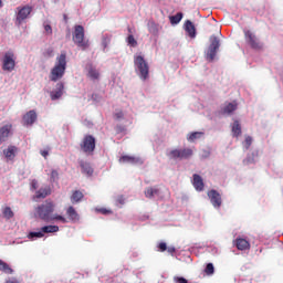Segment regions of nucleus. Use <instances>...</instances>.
I'll list each match as a JSON object with an SVG mask.
<instances>
[{
  "mask_svg": "<svg viewBox=\"0 0 283 283\" xmlns=\"http://www.w3.org/2000/svg\"><path fill=\"white\" fill-rule=\"evenodd\" d=\"M65 70H67V53L62 51L60 56L56 57L55 65L51 70L49 75L50 81L56 83V81H61L63 76H65Z\"/></svg>",
  "mask_w": 283,
  "mask_h": 283,
  "instance_id": "nucleus-1",
  "label": "nucleus"
},
{
  "mask_svg": "<svg viewBox=\"0 0 283 283\" xmlns=\"http://www.w3.org/2000/svg\"><path fill=\"white\" fill-rule=\"evenodd\" d=\"M56 209V205L52 200H45L35 208V217L44 222H52V216Z\"/></svg>",
  "mask_w": 283,
  "mask_h": 283,
  "instance_id": "nucleus-2",
  "label": "nucleus"
},
{
  "mask_svg": "<svg viewBox=\"0 0 283 283\" xmlns=\"http://www.w3.org/2000/svg\"><path fill=\"white\" fill-rule=\"evenodd\" d=\"M245 44L256 52H261L264 50V42L260 41V38L255 35V33L249 29L243 30Z\"/></svg>",
  "mask_w": 283,
  "mask_h": 283,
  "instance_id": "nucleus-3",
  "label": "nucleus"
},
{
  "mask_svg": "<svg viewBox=\"0 0 283 283\" xmlns=\"http://www.w3.org/2000/svg\"><path fill=\"white\" fill-rule=\"evenodd\" d=\"M73 42L81 50H87L90 48V40H85V28L83 25H75L73 32Z\"/></svg>",
  "mask_w": 283,
  "mask_h": 283,
  "instance_id": "nucleus-4",
  "label": "nucleus"
},
{
  "mask_svg": "<svg viewBox=\"0 0 283 283\" xmlns=\"http://www.w3.org/2000/svg\"><path fill=\"white\" fill-rule=\"evenodd\" d=\"M134 64L137 67L142 81H147L149 78V64L145 61V57L142 55L135 56Z\"/></svg>",
  "mask_w": 283,
  "mask_h": 283,
  "instance_id": "nucleus-5",
  "label": "nucleus"
},
{
  "mask_svg": "<svg viewBox=\"0 0 283 283\" xmlns=\"http://www.w3.org/2000/svg\"><path fill=\"white\" fill-rule=\"evenodd\" d=\"M210 45L208 46V50L206 52V59L210 63L213 62L216 59V54H218V51L220 50V39L216 35H211L210 39Z\"/></svg>",
  "mask_w": 283,
  "mask_h": 283,
  "instance_id": "nucleus-6",
  "label": "nucleus"
},
{
  "mask_svg": "<svg viewBox=\"0 0 283 283\" xmlns=\"http://www.w3.org/2000/svg\"><path fill=\"white\" fill-rule=\"evenodd\" d=\"M14 67H17V57L14 52L8 51L2 57V70L3 72H13Z\"/></svg>",
  "mask_w": 283,
  "mask_h": 283,
  "instance_id": "nucleus-7",
  "label": "nucleus"
},
{
  "mask_svg": "<svg viewBox=\"0 0 283 283\" xmlns=\"http://www.w3.org/2000/svg\"><path fill=\"white\" fill-rule=\"evenodd\" d=\"M80 147L84 154H94V150L96 149V138L92 135H85Z\"/></svg>",
  "mask_w": 283,
  "mask_h": 283,
  "instance_id": "nucleus-8",
  "label": "nucleus"
},
{
  "mask_svg": "<svg viewBox=\"0 0 283 283\" xmlns=\"http://www.w3.org/2000/svg\"><path fill=\"white\" fill-rule=\"evenodd\" d=\"M30 14H32V7L30 6L18 7L15 25H21L22 23H25V20L30 19Z\"/></svg>",
  "mask_w": 283,
  "mask_h": 283,
  "instance_id": "nucleus-9",
  "label": "nucleus"
},
{
  "mask_svg": "<svg viewBox=\"0 0 283 283\" xmlns=\"http://www.w3.org/2000/svg\"><path fill=\"white\" fill-rule=\"evenodd\" d=\"M170 158L175 160H189L191 156H193V149L191 148H182V149H172L169 153Z\"/></svg>",
  "mask_w": 283,
  "mask_h": 283,
  "instance_id": "nucleus-10",
  "label": "nucleus"
},
{
  "mask_svg": "<svg viewBox=\"0 0 283 283\" xmlns=\"http://www.w3.org/2000/svg\"><path fill=\"white\" fill-rule=\"evenodd\" d=\"M208 198H210V202L214 209H220V207H222V196H220V192L217 190L208 191Z\"/></svg>",
  "mask_w": 283,
  "mask_h": 283,
  "instance_id": "nucleus-11",
  "label": "nucleus"
},
{
  "mask_svg": "<svg viewBox=\"0 0 283 283\" xmlns=\"http://www.w3.org/2000/svg\"><path fill=\"white\" fill-rule=\"evenodd\" d=\"M13 130H12V124H6L0 127V145H3L10 136H12Z\"/></svg>",
  "mask_w": 283,
  "mask_h": 283,
  "instance_id": "nucleus-12",
  "label": "nucleus"
},
{
  "mask_svg": "<svg viewBox=\"0 0 283 283\" xmlns=\"http://www.w3.org/2000/svg\"><path fill=\"white\" fill-rule=\"evenodd\" d=\"M64 90H65V84H63V82H59L55 85V90L50 92L51 101H59V98L63 96Z\"/></svg>",
  "mask_w": 283,
  "mask_h": 283,
  "instance_id": "nucleus-13",
  "label": "nucleus"
},
{
  "mask_svg": "<svg viewBox=\"0 0 283 283\" xmlns=\"http://www.w3.org/2000/svg\"><path fill=\"white\" fill-rule=\"evenodd\" d=\"M48 196H52V188L50 186H44L35 191L34 200H41L48 198Z\"/></svg>",
  "mask_w": 283,
  "mask_h": 283,
  "instance_id": "nucleus-14",
  "label": "nucleus"
},
{
  "mask_svg": "<svg viewBox=\"0 0 283 283\" xmlns=\"http://www.w3.org/2000/svg\"><path fill=\"white\" fill-rule=\"evenodd\" d=\"M233 242L238 251H249L251 249V243L244 238H237Z\"/></svg>",
  "mask_w": 283,
  "mask_h": 283,
  "instance_id": "nucleus-15",
  "label": "nucleus"
},
{
  "mask_svg": "<svg viewBox=\"0 0 283 283\" xmlns=\"http://www.w3.org/2000/svg\"><path fill=\"white\" fill-rule=\"evenodd\" d=\"M192 186L196 191H205V180L200 177V175L195 174L192 176Z\"/></svg>",
  "mask_w": 283,
  "mask_h": 283,
  "instance_id": "nucleus-16",
  "label": "nucleus"
},
{
  "mask_svg": "<svg viewBox=\"0 0 283 283\" xmlns=\"http://www.w3.org/2000/svg\"><path fill=\"white\" fill-rule=\"evenodd\" d=\"M36 111H29L23 117V125H34L36 123Z\"/></svg>",
  "mask_w": 283,
  "mask_h": 283,
  "instance_id": "nucleus-17",
  "label": "nucleus"
},
{
  "mask_svg": "<svg viewBox=\"0 0 283 283\" xmlns=\"http://www.w3.org/2000/svg\"><path fill=\"white\" fill-rule=\"evenodd\" d=\"M19 151V148L17 146H8L7 149L3 150V155L7 158V160H13L17 158V153Z\"/></svg>",
  "mask_w": 283,
  "mask_h": 283,
  "instance_id": "nucleus-18",
  "label": "nucleus"
},
{
  "mask_svg": "<svg viewBox=\"0 0 283 283\" xmlns=\"http://www.w3.org/2000/svg\"><path fill=\"white\" fill-rule=\"evenodd\" d=\"M119 163H128L129 165H143V159L129 155L119 158Z\"/></svg>",
  "mask_w": 283,
  "mask_h": 283,
  "instance_id": "nucleus-19",
  "label": "nucleus"
},
{
  "mask_svg": "<svg viewBox=\"0 0 283 283\" xmlns=\"http://www.w3.org/2000/svg\"><path fill=\"white\" fill-rule=\"evenodd\" d=\"M185 30L190 39H196V25L190 20H187L185 23Z\"/></svg>",
  "mask_w": 283,
  "mask_h": 283,
  "instance_id": "nucleus-20",
  "label": "nucleus"
},
{
  "mask_svg": "<svg viewBox=\"0 0 283 283\" xmlns=\"http://www.w3.org/2000/svg\"><path fill=\"white\" fill-rule=\"evenodd\" d=\"M66 216L69 218V220H71V222H78L80 217H78V212H76V209H74V207L70 206L66 209Z\"/></svg>",
  "mask_w": 283,
  "mask_h": 283,
  "instance_id": "nucleus-21",
  "label": "nucleus"
},
{
  "mask_svg": "<svg viewBox=\"0 0 283 283\" xmlns=\"http://www.w3.org/2000/svg\"><path fill=\"white\" fill-rule=\"evenodd\" d=\"M80 167L82 169V174H85L86 176H92L94 174V168H92V165L87 161H80Z\"/></svg>",
  "mask_w": 283,
  "mask_h": 283,
  "instance_id": "nucleus-22",
  "label": "nucleus"
},
{
  "mask_svg": "<svg viewBox=\"0 0 283 283\" xmlns=\"http://www.w3.org/2000/svg\"><path fill=\"white\" fill-rule=\"evenodd\" d=\"M87 77L91 78V81H98L101 78V73L92 65L87 69Z\"/></svg>",
  "mask_w": 283,
  "mask_h": 283,
  "instance_id": "nucleus-23",
  "label": "nucleus"
},
{
  "mask_svg": "<svg viewBox=\"0 0 283 283\" xmlns=\"http://www.w3.org/2000/svg\"><path fill=\"white\" fill-rule=\"evenodd\" d=\"M205 136L203 132H193L187 135L188 143H196V140H200Z\"/></svg>",
  "mask_w": 283,
  "mask_h": 283,
  "instance_id": "nucleus-24",
  "label": "nucleus"
},
{
  "mask_svg": "<svg viewBox=\"0 0 283 283\" xmlns=\"http://www.w3.org/2000/svg\"><path fill=\"white\" fill-rule=\"evenodd\" d=\"M232 135L234 138H239L242 136V126L240 125L239 120H234L232 125Z\"/></svg>",
  "mask_w": 283,
  "mask_h": 283,
  "instance_id": "nucleus-25",
  "label": "nucleus"
},
{
  "mask_svg": "<svg viewBox=\"0 0 283 283\" xmlns=\"http://www.w3.org/2000/svg\"><path fill=\"white\" fill-rule=\"evenodd\" d=\"M238 109V103L232 102L228 103L223 108H222V114H233Z\"/></svg>",
  "mask_w": 283,
  "mask_h": 283,
  "instance_id": "nucleus-26",
  "label": "nucleus"
},
{
  "mask_svg": "<svg viewBox=\"0 0 283 283\" xmlns=\"http://www.w3.org/2000/svg\"><path fill=\"white\" fill-rule=\"evenodd\" d=\"M0 271L7 275H12V273H14V270H12V268H10V265L3 260H0Z\"/></svg>",
  "mask_w": 283,
  "mask_h": 283,
  "instance_id": "nucleus-27",
  "label": "nucleus"
},
{
  "mask_svg": "<svg viewBox=\"0 0 283 283\" xmlns=\"http://www.w3.org/2000/svg\"><path fill=\"white\" fill-rule=\"evenodd\" d=\"M159 195H160V189L158 188L148 187L145 190L146 198H154V196H159Z\"/></svg>",
  "mask_w": 283,
  "mask_h": 283,
  "instance_id": "nucleus-28",
  "label": "nucleus"
},
{
  "mask_svg": "<svg viewBox=\"0 0 283 283\" xmlns=\"http://www.w3.org/2000/svg\"><path fill=\"white\" fill-rule=\"evenodd\" d=\"M42 233H57L59 226H44L41 228Z\"/></svg>",
  "mask_w": 283,
  "mask_h": 283,
  "instance_id": "nucleus-29",
  "label": "nucleus"
},
{
  "mask_svg": "<svg viewBox=\"0 0 283 283\" xmlns=\"http://www.w3.org/2000/svg\"><path fill=\"white\" fill-rule=\"evenodd\" d=\"M2 214H3V218H6V220H12V218H14V212L12 211V208H10V207H6L2 210Z\"/></svg>",
  "mask_w": 283,
  "mask_h": 283,
  "instance_id": "nucleus-30",
  "label": "nucleus"
},
{
  "mask_svg": "<svg viewBox=\"0 0 283 283\" xmlns=\"http://www.w3.org/2000/svg\"><path fill=\"white\" fill-rule=\"evenodd\" d=\"M83 198V192H81L80 190H75L73 191L72 196H71V201L74 202H81Z\"/></svg>",
  "mask_w": 283,
  "mask_h": 283,
  "instance_id": "nucleus-31",
  "label": "nucleus"
},
{
  "mask_svg": "<svg viewBox=\"0 0 283 283\" xmlns=\"http://www.w3.org/2000/svg\"><path fill=\"white\" fill-rule=\"evenodd\" d=\"M180 21H182V12H178L177 14L170 17V23H172V25H178Z\"/></svg>",
  "mask_w": 283,
  "mask_h": 283,
  "instance_id": "nucleus-32",
  "label": "nucleus"
},
{
  "mask_svg": "<svg viewBox=\"0 0 283 283\" xmlns=\"http://www.w3.org/2000/svg\"><path fill=\"white\" fill-rule=\"evenodd\" d=\"M206 275H213L216 273V269L213 268V263H208L205 269Z\"/></svg>",
  "mask_w": 283,
  "mask_h": 283,
  "instance_id": "nucleus-33",
  "label": "nucleus"
},
{
  "mask_svg": "<svg viewBox=\"0 0 283 283\" xmlns=\"http://www.w3.org/2000/svg\"><path fill=\"white\" fill-rule=\"evenodd\" d=\"M127 43L132 48H136V45H138V41H136V39L132 34L127 36Z\"/></svg>",
  "mask_w": 283,
  "mask_h": 283,
  "instance_id": "nucleus-34",
  "label": "nucleus"
},
{
  "mask_svg": "<svg viewBox=\"0 0 283 283\" xmlns=\"http://www.w3.org/2000/svg\"><path fill=\"white\" fill-rule=\"evenodd\" d=\"M52 220H59L62 224H67V219L61 214H52Z\"/></svg>",
  "mask_w": 283,
  "mask_h": 283,
  "instance_id": "nucleus-35",
  "label": "nucleus"
},
{
  "mask_svg": "<svg viewBox=\"0 0 283 283\" xmlns=\"http://www.w3.org/2000/svg\"><path fill=\"white\" fill-rule=\"evenodd\" d=\"M51 182H59V171L51 170Z\"/></svg>",
  "mask_w": 283,
  "mask_h": 283,
  "instance_id": "nucleus-36",
  "label": "nucleus"
},
{
  "mask_svg": "<svg viewBox=\"0 0 283 283\" xmlns=\"http://www.w3.org/2000/svg\"><path fill=\"white\" fill-rule=\"evenodd\" d=\"M174 282L175 283H189V281H187V279H185L182 276H175Z\"/></svg>",
  "mask_w": 283,
  "mask_h": 283,
  "instance_id": "nucleus-37",
  "label": "nucleus"
},
{
  "mask_svg": "<svg viewBox=\"0 0 283 283\" xmlns=\"http://www.w3.org/2000/svg\"><path fill=\"white\" fill-rule=\"evenodd\" d=\"M44 56L46 59H52V56H54V50L53 49H48L45 52H44Z\"/></svg>",
  "mask_w": 283,
  "mask_h": 283,
  "instance_id": "nucleus-38",
  "label": "nucleus"
},
{
  "mask_svg": "<svg viewBox=\"0 0 283 283\" xmlns=\"http://www.w3.org/2000/svg\"><path fill=\"white\" fill-rule=\"evenodd\" d=\"M253 143V138L251 136L245 137V149H249Z\"/></svg>",
  "mask_w": 283,
  "mask_h": 283,
  "instance_id": "nucleus-39",
  "label": "nucleus"
},
{
  "mask_svg": "<svg viewBox=\"0 0 283 283\" xmlns=\"http://www.w3.org/2000/svg\"><path fill=\"white\" fill-rule=\"evenodd\" d=\"M255 163V159L253 157L249 156L243 160V165H253Z\"/></svg>",
  "mask_w": 283,
  "mask_h": 283,
  "instance_id": "nucleus-40",
  "label": "nucleus"
},
{
  "mask_svg": "<svg viewBox=\"0 0 283 283\" xmlns=\"http://www.w3.org/2000/svg\"><path fill=\"white\" fill-rule=\"evenodd\" d=\"M43 232H30L29 238H43Z\"/></svg>",
  "mask_w": 283,
  "mask_h": 283,
  "instance_id": "nucleus-41",
  "label": "nucleus"
},
{
  "mask_svg": "<svg viewBox=\"0 0 283 283\" xmlns=\"http://www.w3.org/2000/svg\"><path fill=\"white\" fill-rule=\"evenodd\" d=\"M158 249L161 251V253H165V251H167V243L160 242Z\"/></svg>",
  "mask_w": 283,
  "mask_h": 283,
  "instance_id": "nucleus-42",
  "label": "nucleus"
},
{
  "mask_svg": "<svg viewBox=\"0 0 283 283\" xmlns=\"http://www.w3.org/2000/svg\"><path fill=\"white\" fill-rule=\"evenodd\" d=\"M31 189H33V191H35V189H39V181L36 179H33L31 181Z\"/></svg>",
  "mask_w": 283,
  "mask_h": 283,
  "instance_id": "nucleus-43",
  "label": "nucleus"
},
{
  "mask_svg": "<svg viewBox=\"0 0 283 283\" xmlns=\"http://www.w3.org/2000/svg\"><path fill=\"white\" fill-rule=\"evenodd\" d=\"M4 283H21V281L17 277H9L4 281Z\"/></svg>",
  "mask_w": 283,
  "mask_h": 283,
  "instance_id": "nucleus-44",
  "label": "nucleus"
},
{
  "mask_svg": "<svg viewBox=\"0 0 283 283\" xmlns=\"http://www.w3.org/2000/svg\"><path fill=\"white\" fill-rule=\"evenodd\" d=\"M44 30H45L46 34H52V25L44 24Z\"/></svg>",
  "mask_w": 283,
  "mask_h": 283,
  "instance_id": "nucleus-45",
  "label": "nucleus"
},
{
  "mask_svg": "<svg viewBox=\"0 0 283 283\" xmlns=\"http://www.w3.org/2000/svg\"><path fill=\"white\" fill-rule=\"evenodd\" d=\"M124 114H123V111H119L115 114V118H117V120H120V118H124Z\"/></svg>",
  "mask_w": 283,
  "mask_h": 283,
  "instance_id": "nucleus-46",
  "label": "nucleus"
},
{
  "mask_svg": "<svg viewBox=\"0 0 283 283\" xmlns=\"http://www.w3.org/2000/svg\"><path fill=\"white\" fill-rule=\"evenodd\" d=\"M168 253H170V255H174L176 253V248L175 247H169L167 248Z\"/></svg>",
  "mask_w": 283,
  "mask_h": 283,
  "instance_id": "nucleus-47",
  "label": "nucleus"
},
{
  "mask_svg": "<svg viewBox=\"0 0 283 283\" xmlns=\"http://www.w3.org/2000/svg\"><path fill=\"white\" fill-rule=\"evenodd\" d=\"M41 156H43V158H48V156L50 155L49 150H41L40 151Z\"/></svg>",
  "mask_w": 283,
  "mask_h": 283,
  "instance_id": "nucleus-48",
  "label": "nucleus"
},
{
  "mask_svg": "<svg viewBox=\"0 0 283 283\" xmlns=\"http://www.w3.org/2000/svg\"><path fill=\"white\" fill-rule=\"evenodd\" d=\"M99 212H102L103 216H107V213H112V211H109V210H107L105 208L99 209Z\"/></svg>",
  "mask_w": 283,
  "mask_h": 283,
  "instance_id": "nucleus-49",
  "label": "nucleus"
},
{
  "mask_svg": "<svg viewBox=\"0 0 283 283\" xmlns=\"http://www.w3.org/2000/svg\"><path fill=\"white\" fill-rule=\"evenodd\" d=\"M0 8H3V1L0 0Z\"/></svg>",
  "mask_w": 283,
  "mask_h": 283,
  "instance_id": "nucleus-50",
  "label": "nucleus"
},
{
  "mask_svg": "<svg viewBox=\"0 0 283 283\" xmlns=\"http://www.w3.org/2000/svg\"><path fill=\"white\" fill-rule=\"evenodd\" d=\"M64 19H67V15H64Z\"/></svg>",
  "mask_w": 283,
  "mask_h": 283,
  "instance_id": "nucleus-51",
  "label": "nucleus"
}]
</instances>
